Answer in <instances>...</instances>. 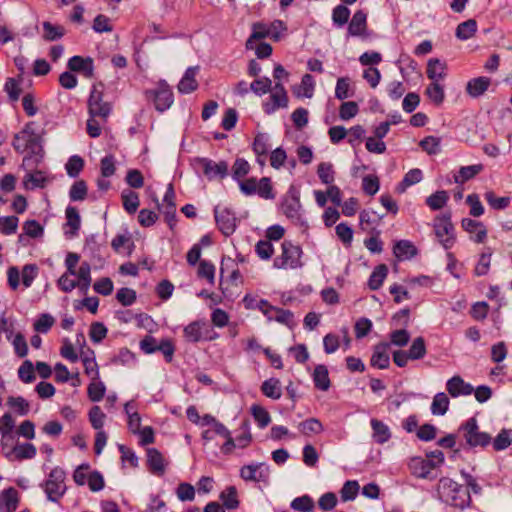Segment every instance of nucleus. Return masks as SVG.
Segmentation results:
<instances>
[{"label": "nucleus", "mask_w": 512, "mask_h": 512, "mask_svg": "<svg viewBox=\"0 0 512 512\" xmlns=\"http://www.w3.org/2000/svg\"><path fill=\"white\" fill-rule=\"evenodd\" d=\"M439 490H441L442 501L447 505L460 510L472 507L473 501L470 491L453 479L449 477L440 478Z\"/></svg>", "instance_id": "nucleus-1"}, {"label": "nucleus", "mask_w": 512, "mask_h": 512, "mask_svg": "<svg viewBox=\"0 0 512 512\" xmlns=\"http://www.w3.org/2000/svg\"><path fill=\"white\" fill-rule=\"evenodd\" d=\"M446 70V62H441L438 58H430L428 60L426 74L432 82L426 87L425 95L436 106H440L445 100L444 86L438 83V81L446 77Z\"/></svg>", "instance_id": "nucleus-2"}, {"label": "nucleus", "mask_w": 512, "mask_h": 512, "mask_svg": "<svg viewBox=\"0 0 512 512\" xmlns=\"http://www.w3.org/2000/svg\"><path fill=\"white\" fill-rule=\"evenodd\" d=\"M458 430L463 432L465 444H461V447L464 450L476 447L486 448L492 442V437L489 433L480 431L476 417H471L461 423Z\"/></svg>", "instance_id": "nucleus-3"}, {"label": "nucleus", "mask_w": 512, "mask_h": 512, "mask_svg": "<svg viewBox=\"0 0 512 512\" xmlns=\"http://www.w3.org/2000/svg\"><path fill=\"white\" fill-rule=\"evenodd\" d=\"M190 166L197 174L201 171L209 181L222 180L229 174L228 163L225 160L216 163L207 157H194L190 159Z\"/></svg>", "instance_id": "nucleus-4"}, {"label": "nucleus", "mask_w": 512, "mask_h": 512, "mask_svg": "<svg viewBox=\"0 0 512 512\" xmlns=\"http://www.w3.org/2000/svg\"><path fill=\"white\" fill-rule=\"evenodd\" d=\"M65 479V470L57 466L50 471L48 478L40 484V487L44 490L49 501L59 503L60 499L67 491Z\"/></svg>", "instance_id": "nucleus-5"}, {"label": "nucleus", "mask_w": 512, "mask_h": 512, "mask_svg": "<svg viewBox=\"0 0 512 512\" xmlns=\"http://www.w3.org/2000/svg\"><path fill=\"white\" fill-rule=\"evenodd\" d=\"M302 205L300 202V190L294 184H291L287 194L283 197L281 201V208L283 210L284 215L292 220V222L300 227L308 229V223L305 219H303L302 215L299 213Z\"/></svg>", "instance_id": "nucleus-6"}, {"label": "nucleus", "mask_w": 512, "mask_h": 512, "mask_svg": "<svg viewBox=\"0 0 512 512\" xmlns=\"http://www.w3.org/2000/svg\"><path fill=\"white\" fill-rule=\"evenodd\" d=\"M450 210L435 216L433 228L436 237L445 250L451 249L456 242L455 228L452 223Z\"/></svg>", "instance_id": "nucleus-7"}, {"label": "nucleus", "mask_w": 512, "mask_h": 512, "mask_svg": "<svg viewBox=\"0 0 512 512\" xmlns=\"http://www.w3.org/2000/svg\"><path fill=\"white\" fill-rule=\"evenodd\" d=\"M147 101L152 102L157 112L163 113L174 102V93L166 80H159L157 87L144 92Z\"/></svg>", "instance_id": "nucleus-8"}, {"label": "nucleus", "mask_w": 512, "mask_h": 512, "mask_svg": "<svg viewBox=\"0 0 512 512\" xmlns=\"http://www.w3.org/2000/svg\"><path fill=\"white\" fill-rule=\"evenodd\" d=\"M140 349L145 354L161 352L166 363H171L176 351V345L171 338H162L158 343L156 338L151 335L144 336L140 343Z\"/></svg>", "instance_id": "nucleus-9"}, {"label": "nucleus", "mask_w": 512, "mask_h": 512, "mask_svg": "<svg viewBox=\"0 0 512 512\" xmlns=\"http://www.w3.org/2000/svg\"><path fill=\"white\" fill-rule=\"evenodd\" d=\"M103 96V90H98L97 85L94 84L87 101L88 113L90 117H101L106 119L110 115L112 111V104L109 102H104Z\"/></svg>", "instance_id": "nucleus-10"}, {"label": "nucleus", "mask_w": 512, "mask_h": 512, "mask_svg": "<svg viewBox=\"0 0 512 512\" xmlns=\"http://www.w3.org/2000/svg\"><path fill=\"white\" fill-rule=\"evenodd\" d=\"M11 145L17 154H24L27 151L23 157L22 166L29 165L32 161L37 167L44 159V137L37 144L15 145V143H11Z\"/></svg>", "instance_id": "nucleus-11"}, {"label": "nucleus", "mask_w": 512, "mask_h": 512, "mask_svg": "<svg viewBox=\"0 0 512 512\" xmlns=\"http://www.w3.org/2000/svg\"><path fill=\"white\" fill-rule=\"evenodd\" d=\"M214 218L219 231L226 237L231 236L237 228V217L230 208H223L219 211V207L214 208Z\"/></svg>", "instance_id": "nucleus-12"}, {"label": "nucleus", "mask_w": 512, "mask_h": 512, "mask_svg": "<svg viewBox=\"0 0 512 512\" xmlns=\"http://www.w3.org/2000/svg\"><path fill=\"white\" fill-rule=\"evenodd\" d=\"M409 470L412 475L417 478L433 480L436 475L432 474V470L437 467L434 460L424 459L420 456L412 457L408 463Z\"/></svg>", "instance_id": "nucleus-13"}, {"label": "nucleus", "mask_w": 512, "mask_h": 512, "mask_svg": "<svg viewBox=\"0 0 512 512\" xmlns=\"http://www.w3.org/2000/svg\"><path fill=\"white\" fill-rule=\"evenodd\" d=\"M67 68L71 72L80 73L86 78L94 77V60L90 56H72L67 62Z\"/></svg>", "instance_id": "nucleus-14"}, {"label": "nucleus", "mask_w": 512, "mask_h": 512, "mask_svg": "<svg viewBox=\"0 0 512 512\" xmlns=\"http://www.w3.org/2000/svg\"><path fill=\"white\" fill-rule=\"evenodd\" d=\"M369 33L367 32V13L359 9L355 11L350 20L347 28V38L352 37H366Z\"/></svg>", "instance_id": "nucleus-15"}, {"label": "nucleus", "mask_w": 512, "mask_h": 512, "mask_svg": "<svg viewBox=\"0 0 512 512\" xmlns=\"http://www.w3.org/2000/svg\"><path fill=\"white\" fill-rule=\"evenodd\" d=\"M390 343L382 341L373 346V353L370 359V365L377 369H387L390 366V357L388 349Z\"/></svg>", "instance_id": "nucleus-16"}, {"label": "nucleus", "mask_w": 512, "mask_h": 512, "mask_svg": "<svg viewBox=\"0 0 512 512\" xmlns=\"http://www.w3.org/2000/svg\"><path fill=\"white\" fill-rule=\"evenodd\" d=\"M446 390L451 397L457 398L459 396L471 395L474 387L470 383L465 382L461 376L454 375L447 380Z\"/></svg>", "instance_id": "nucleus-17"}, {"label": "nucleus", "mask_w": 512, "mask_h": 512, "mask_svg": "<svg viewBox=\"0 0 512 512\" xmlns=\"http://www.w3.org/2000/svg\"><path fill=\"white\" fill-rule=\"evenodd\" d=\"M37 454V449L34 444L25 442L17 443L12 447L8 453H5V458L9 461H22L27 459H33Z\"/></svg>", "instance_id": "nucleus-18"}, {"label": "nucleus", "mask_w": 512, "mask_h": 512, "mask_svg": "<svg viewBox=\"0 0 512 512\" xmlns=\"http://www.w3.org/2000/svg\"><path fill=\"white\" fill-rule=\"evenodd\" d=\"M65 218L66 223L64 224V228L69 227V230H65L64 235L67 239H72L78 235L81 227V216L77 207L71 205L67 206Z\"/></svg>", "instance_id": "nucleus-19"}, {"label": "nucleus", "mask_w": 512, "mask_h": 512, "mask_svg": "<svg viewBox=\"0 0 512 512\" xmlns=\"http://www.w3.org/2000/svg\"><path fill=\"white\" fill-rule=\"evenodd\" d=\"M268 136L266 133L258 132L252 143V151L256 155V162L260 167H264L266 164V157L269 152Z\"/></svg>", "instance_id": "nucleus-20"}, {"label": "nucleus", "mask_w": 512, "mask_h": 512, "mask_svg": "<svg viewBox=\"0 0 512 512\" xmlns=\"http://www.w3.org/2000/svg\"><path fill=\"white\" fill-rule=\"evenodd\" d=\"M199 71V66L188 67L177 85L180 94H190L196 91L199 87L196 80V74Z\"/></svg>", "instance_id": "nucleus-21"}, {"label": "nucleus", "mask_w": 512, "mask_h": 512, "mask_svg": "<svg viewBox=\"0 0 512 512\" xmlns=\"http://www.w3.org/2000/svg\"><path fill=\"white\" fill-rule=\"evenodd\" d=\"M35 122L29 121L27 122L24 127L21 129V131L17 132L13 136V140L11 143H15V145H20L19 140H25V144H37L39 143V140L43 138L45 132L42 131L41 133L35 132L33 126Z\"/></svg>", "instance_id": "nucleus-22"}, {"label": "nucleus", "mask_w": 512, "mask_h": 512, "mask_svg": "<svg viewBox=\"0 0 512 512\" xmlns=\"http://www.w3.org/2000/svg\"><path fill=\"white\" fill-rule=\"evenodd\" d=\"M147 467L154 475H164L166 470L165 460L162 453L157 448L147 449Z\"/></svg>", "instance_id": "nucleus-23"}, {"label": "nucleus", "mask_w": 512, "mask_h": 512, "mask_svg": "<svg viewBox=\"0 0 512 512\" xmlns=\"http://www.w3.org/2000/svg\"><path fill=\"white\" fill-rule=\"evenodd\" d=\"M417 247L410 240H397L393 245V254L399 260H408L418 255Z\"/></svg>", "instance_id": "nucleus-24"}, {"label": "nucleus", "mask_w": 512, "mask_h": 512, "mask_svg": "<svg viewBox=\"0 0 512 512\" xmlns=\"http://www.w3.org/2000/svg\"><path fill=\"white\" fill-rule=\"evenodd\" d=\"M491 85V78L486 76H479L470 79L466 84V93L472 98H479L482 96Z\"/></svg>", "instance_id": "nucleus-25"}, {"label": "nucleus", "mask_w": 512, "mask_h": 512, "mask_svg": "<svg viewBox=\"0 0 512 512\" xmlns=\"http://www.w3.org/2000/svg\"><path fill=\"white\" fill-rule=\"evenodd\" d=\"M282 251L287 248V261L292 269L301 268L304 263L301 261L303 250L300 245H294L290 240L282 242Z\"/></svg>", "instance_id": "nucleus-26"}, {"label": "nucleus", "mask_w": 512, "mask_h": 512, "mask_svg": "<svg viewBox=\"0 0 512 512\" xmlns=\"http://www.w3.org/2000/svg\"><path fill=\"white\" fill-rule=\"evenodd\" d=\"M19 493L14 487H8L0 494V509L5 508V512H15L19 506Z\"/></svg>", "instance_id": "nucleus-27"}, {"label": "nucleus", "mask_w": 512, "mask_h": 512, "mask_svg": "<svg viewBox=\"0 0 512 512\" xmlns=\"http://www.w3.org/2000/svg\"><path fill=\"white\" fill-rule=\"evenodd\" d=\"M461 226L463 230H465L468 233H473L475 229L479 228L478 232L476 233L475 237L472 239L476 243H484L487 238V229L483 222L477 221L471 218H463L461 221Z\"/></svg>", "instance_id": "nucleus-28"}, {"label": "nucleus", "mask_w": 512, "mask_h": 512, "mask_svg": "<svg viewBox=\"0 0 512 512\" xmlns=\"http://www.w3.org/2000/svg\"><path fill=\"white\" fill-rule=\"evenodd\" d=\"M314 386L321 391H328L331 387L329 371L324 364L316 365L312 374Z\"/></svg>", "instance_id": "nucleus-29"}, {"label": "nucleus", "mask_w": 512, "mask_h": 512, "mask_svg": "<svg viewBox=\"0 0 512 512\" xmlns=\"http://www.w3.org/2000/svg\"><path fill=\"white\" fill-rule=\"evenodd\" d=\"M252 38L261 41L269 37L274 42H279L282 35L277 31H270V28L264 22L258 21L252 24Z\"/></svg>", "instance_id": "nucleus-30"}, {"label": "nucleus", "mask_w": 512, "mask_h": 512, "mask_svg": "<svg viewBox=\"0 0 512 512\" xmlns=\"http://www.w3.org/2000/svg\"><path fill=\"white\" fill-rule=\"evenodd\" d=\"M47 182L48 179L44 176V172L42 170L35 169L33 172H29L25 175L23 186L26 190H34L36 188L43 189L46 187Z\"/></svg>", "instance_id": "nucleus-31"}, {"label": "nucleus", "mask_w": 512, "mask_h": 512, "mask_svg": "<svg viewBox=\"0 0 512 512\" xmlns=\"http://www.w3.org/2000/svg\"><path fill=\"white\" fill-rule=\"evenodd\" d=\"M206 326L207 324L204 320L192 321L186 327H184L183 334L185 339L191 343L200 342L203 338L202 329Z\"/></svg>", "instance_id": "nucleus-32"}, {"label": "nucleus", "mask_w": 512, "mask_h": 512, "mask_svg": "<svg viewBox=\"0 0 512 512\" xmlns=\"http://www.w3.org/2000/svg\"><path fill=\"white\" fill-rule=\"evenodd\" d=\"M219 499L222 502V507L227 510H235L240 506V500L238 499V491L236 486L230 485L223 490Z\"/></svg>", "instance_id": "nucleus-33"}, {"label": "nucleus", "mask_w": 512, "mask_h": 512, "mask_svg": "<svg viewBox=\"0 0 512 512\" xmlns=\"http://www.w3.org/2000/svg\"><path fill=\"white\" fill-rule=\"evenodd\" d=\"M371 427L373 430V440L377 444H384L391 438V432L389 427L378 419H371Z\"/></svg>", "instance_id": "nucleus-34"}, {"label": "nucleus", "mask_w": 512, "mask_h": 512, "mask_svg": "<svg viewBox=\"0 0 512 512\" xmlns=\"http://www.w3.org/2000/svg\"><path fill=\"white\" fill-rule=\"evenodd\" d=\"M260 390L264 396L273 400H278L282 396L281 382L275 377L265 380L261 384Z\"/></svg>", "instance_id": "nucleus-35"}, {"label": "nucleus", "mask_w": 512, "mask_h": 512, "mask_svg": "<svg viewBox=\"0 0 512 512\" xmlns=\"http://www.w3.org/2000/svg\"><path fill=\"white\" fill-rule=\"evenodd\" d=\"M78 277L77 287L79 288L80 293L87 294V291L91 285V267L90 264L86 261L82 262L78 271H76V275Z\"/></svg>", "instance_id": "nucleus-36"}, {"label": "nucleus", "mask_w": 512, "mask_h": 512, "mask_svg": "<svg viewBox=\"0 0 512 512\" xmlns=\"http://www.w3.org/2000/svg\"><path fill=\"white\" fill-rule=\"evenodd\" d=\"M270 98L272 103H263V110L267 115L274 113L279 108L288 106L289 99L286 90H283V93H272Z\"/></svg>", "instance_id": "nucleus-37"}, {"label": "nucleus", "mask_w": 512, "mask_h": 512, "mask_svg": "<svg viewBox=\"0 0 512 512\" xmlns=\"http://www.w3.org/2000/svg\"><path fill=\"white\" fill-rule=\"evenodd\" d=\"M388 275V267L386 264L377 265L368 279V287L372 291H376L381 288L384 280Z\"/></svg>", "instance_id": "nucleus-38"}, {"label": "nucleus", "mask_w": 512, "mask_h": 512, "mask_svg": "<svg viewBox=\"0 0 512 512\" xmlns=\"http://www.w3.org/2000/svg\"><path fill=\"white\" fill-rule=\"evenodd\" d=\"M121 200L124 210L133 215L138 210L140 205L139 195L137 192L129 189H125L121 193Z\"/></svg>", "instance_id": "nucleus-39"}, {"label": "nucleus", "mask_w": 512, "mask_h": 512, "mask_svg": "<svg viewBox=\"0 0 512 512\" xmlns=\"http://www.w3.org/2000/svg\"><path fill=\"white\" fill-rule=\"evenodd\" d=\"M484 166L483 164H474L469 166H462L459 169V174L454 175V181L457 184H463L470 179L474 178L476 175H478L481 171H483Z\"/></svg>", "instance_id": "nucleus-40"}, {"label": "nucleus", "mask_w": 512, "mask_h": 512, "mask_svg": "<svg viewBox=\"0 0 512 512\" xmlns=\"http://www.w3.org/2000/svg\"><path fill=\"white\" fill-rule=\"evenodd\" d=\"M448 200V192L446 190H438L428 196L425 200V203L432 211H438L446 206Z\"/></svg>", "instance_id": "nucleus-41"}, {"label": "nucleus", "mask_w": 512, "mask_h": 512, "mask_svg": "<svg viewBox=\"0 0 512 512\" xmlns=\"http://www.w3.org/2000/svg\"><path fill=\"white\" fill-rule=\"evenodd\" d=\"M298 429L303 435L310 436L312 434L322 433L324 431V426L318 418L311 417L300 422Z\"/></svg>", "instance_id": "nucleus-42"}, {"label": "nucleus", "mask_w": 512, "mask_h": 512, "mask_svg": "<svg viewBox=\"0 0 512 512\" xmlns=\"http://www.w3.org/2000/svg\"><path fill=\"white\" fill-rule=\"evenodd\" d=\"M43 26V39L48 42L61 39L65 35V28L62 25H55L49 21H44Z\"/></svg>", "instance_id": "nucleus-43"}, {"label": "nucleus", "mask_w": 512, "mask_h": 512, "mask_svg": "<svg viewBox=\"0 0 512 512\" xmlns=\"http://www.w3.org/2000/svg\"><path fill=\"white\" fill-rule=\"evenodd\" d=\"M477 32V22L475 19H468L458 24L455 36L459 40H468Z\"/></svg>", "instance_id": "nucleus-44"}, {"label": "nucleus", "mask_w": 512, "mask_h": 512, "mask_svg": "<svg viewBox=\"0 0 512 512\" xmlns=\"http://www.w3.org/2000/svg\"><path fill=\"white\" fill-rule=\"evenodd\" d=\"M450 400L444 392L437 393L431 403V413L437 416H443L449 409Z\"/></svg>", "instance_id": "nucleus-45"}, {"label": "nucleus", "mask_w": 512, "mask_h": 512, "mask_svg": "<svg viewBox=\"0 0 512 512\" xmlns=\"http://www.w3.org/2000/svg\"><path fill=\"white\" fill-rule=\"evenodd\" d=\"M22 82V75L20 74L18 78H7L5 85H4V91L7 93L8 98L11 102H16L19 100V97L22 93V89L20 87V84Z\"/></svg>", "instance_id": "nucleus-46"}, {"label": "nucleus", "mask_w": 512, "mask_h": 512, "mask_svg": "<svg viewBox=\"0 0 512 512\" xmlns=\"http://www.w3.org/2000/svg\"><path fill=\"white\" fill-rule=\"evenodd\" d=\"M15 428V420L11 413L6 412L0 417V434L4 439L15 440L13 430Z\"/></svg>", "instance_id": "nucleus-47"}, {"label": "nucleus", "mask_w": 512, "mask_h": 512, "mask_svg": "<svg viewBox=\"0 0 512 512\" xmlns=\"http://www.w3.org/2000/svg\"><path fill=\"white\" fill-rule=\"evenodd\" d=\"M250 413L258 427L261 429L267 427L271 423V416L269 412L259 404H253L250 408Z\"/></svg>", "instance_id": "nucleus-48"}, {"label": "nucleus", "mask_w": 512, "mask_h": 512, "mask_svg": "<svg viewBox=\"0 0 512 512\" xmlns=\"http://www.w3.org/2000/svg\"><path fill=\"white\" fill-rule=\"evenodd\" d=\"M491 443L495 451L507 449L512 444V429L503 428Z\"/></svg>", "instance_id": "nucleus-49"}, {"label": "nucleus", "mask_w": 512, "mask_h": 512, "mask_svg": "<svg viewBox=\"0 0 512 512\" xmlns=\"http://www.w3.org/2000/svg\"><path fill=\"white\" fill-rule=\"evenodd\" d=\"M105 393L106 386L102 381H100V378L98 380H92L87 387V396L92 402L101 401L104 398Z\"/></svg>", "instance_id": "nucleus-50"}, {"label": "nucleus", "mask_w": 512, "mask_h": 512, "mask_svg": "<svg viewBox=\"0 0 512 512\" xmlns=\"http://www.w3.org/2000/svg\"><path fill=\"white\" fill-rule=\"evenodd\" d=\"M314 501L308 494L296 497L290 503V508L298 512H313Z\"/></svg>", "instance_id": "nucleus-51"}, {"label": "nucleus", "mask_w": 512, "mask_h": 512, "mask_svg": "<svg viewBox=\"0 0 512 512\" xmlns=\"http://www.w3.org/2000/svg\"><path fill=\"white\" fill-rule=\"evenodd\" d=\"M350 14V9L343 4H339L334 7L332 10V21L334 26L341 28L346 25L350 18Z\"/></svg>", "instance_id": "nucleus-52"}, {"label": "nucleus", "mask_w": 512, "mask_h": 512, "mask_svg": "<svg viewBox=\"0 0 512 512\" xmlns=\"http://www.w3.org/2000/svg\"><path fill=\"white\" fill-rule=\"evenodd\" d=\"M301 86L303 87V93L300 92V87H293V93L296 97L311 98L314 93L315 83L314 78L311 74H304L301 79Z\"/></svg>", "instance_id": "nucleus-53"}, {"label": "nucleus", "mask_w": 512, "mask_h": 512, "mask_svg": "<svg viewBox=\"0 0 512 512\" xmlns=\"http://www.w3.org/2000/svg\"><path fill=\"white\" fill-rule=\"evenodd\" d=\"M371 237L364 240L365 247L373 254H379L383 250V241L379 238L381 231L376 227L370 230Z\"/></svg>", "instance_id": "nucleus-54"}, {"label": "nucleus", "mask_w": 512, "mask_h": 512, "mask_svg": "<svg viewBox=\"0 0 512 512\" xmlns=\"http://www.w3.org/2000/svg\"><path fill=\"white\" fill-rule=\"evenodd\" d=\"M410 360H421L427 354L426 341L424 337L415 338L408 350Z\"/></svg>", "instance_id": "nucleus-55"}, {"label": "nucleus", "mask_w": 512, "mask_h": 512, "mask_svg": "<svg viewBox=\"0 0 512 512\" xmlns=\"http://www.w3.org/2000/svg\"><path fill=\"white\" fill-rule=\"evenodd\" d=\"M85 161L84 159L79 155H73L71 156L66 165V173L71 178H76L79 176L80 172L84 169Z\"/></svg>", "instance_id": "nucleus-56"}, {"label": "nucleus", "mask_w": 512, "mask_h": 512, "mask_svg": "<svg viewBox=\"0 0 512 512\" xmlns=\"http://www.w3.org/2000/svg\"><path fill=\"white\" fill-rule=\"evenodd\" d=\"M88 187L84 180L75 181L69 190V198L73 202L83 201L87 197Z\"/></svg>", "instance_id": "nucleus-57"}, {"label": "nucleus", "mask_w": 512, "mask_h": 512, "mask_svg": "<svg viewBox=\"0 0 512 512\" xmlns=\"http://www.w3.org/2000/svg\"><path fill=\"white\" fill-rule=\"evenodd\" d=\"M317 175L323 184L331 185L335 180V171L330 162H321L317 167Z\"/></svg>", "instance_id": "nucleus-58"}, {"label": "nucleus", "mask_w": 512, "mask_h": 512, "mask_svg": "<svg viewBox=\"0 0 512 512\" xmlns=\"http://www.w3.org/2000/svg\"><path fill=\"white\" fill-rule=\"evenodd\" d=\"M108 334V328L102 322H93L90 325L89 329V337L92 343L99 344L101 343Z\"/></svg>", "instance_id": "nucleus-59"}, {"label": "nucleus", "mask_w": 512, "mask_h": 512, "mask_svg": "<svg viewBox=\"0 0 512 512\" xmlns=\"http://www.w3.org/2000/svg\"><path fill=\"white\" fill-rule=\"evenodd\" d=\"M250 164L244 158H236L232 166V178L236 182L242 180L250 172Z\"/></svg>", "instance_id": "nucleus-60"}, {"label": "nucleus", "mask_w": 512, "mask_h": 512, "mask_svg": "<svg viewBox=\"0 0 512 512\" xmlns=\"http://www.w3.org/2000/svg\"><path fill=\"white\" fill-rule=\"evenodd\" d=\"M54 323L55 319L52 315H50L49 313H42L34 322L33 329L37 333L46 334L50 331Z\"/></svg>", "instance_id": "nucleus-61"}, {"label": "nucleus", "mask_w": 512, "mask_h": 512, "mask_svg": "<svg viewBox=\"0 0 512 512\" xmlns=\"http://www.w3.org/2000/svg\"><path fill=\"white\" fill-rule=\"evenodd\" d=\"M360 486L356 480H347L340 490L341 500L343 502L353 501L358 493Z\"/></svg>", "instance_id": "nucleus-62"}, {"label": "nucleus", "mask_w": 512, "mask_h": 512, "mask_svg": "<svg viewBox=\"0 0 512 512\" xmlns=\"http://www.w3.org/2000/svg\"><path fill=\"white\" fill-rule=\"evenodd\" d=\"M18 377L19 379L26 384L32 383L35 381V366L30 360H25L22 365L18 369Z\"/></svg>", "instance_id": "nucleus-63"}, {"label": "nucleus", "mask_w": 512, "mask_h": 512, "mask_svg": "<svg viewBox=\"0 0 512 512\" xmlns=\"http://www.w3.org/2000/svg\"><path fill=\"white\" fill-rule=\"evenodd\" d=\"M250 90L254 94H256L258 96H262L268 92H271L272 81L267 76L257 78L250 84Z\"/></svg>", "instance_id": "nucleus-64"}]
</instances>
